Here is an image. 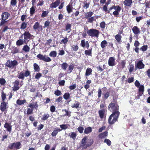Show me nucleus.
Segmentation results:
<instances>
[{
	"label": "nucleus",
	"mask_w": 150,
	"mask_h": 150,
	"mask_svg": "<svg viewBox=\"0 0 150 150\" xmlns=\"http://www.w3.org/2000/svg\"><path fill=\"white\" fill-rule=\"evenodd\" d=\"M109 110L112 113L110 115L108 119V123L112 125L117 121L120 112L118 111L119 106L117 104H110Z\"/></svg>",
	"instance_id": "f257e3e1"
},
{
	"label": "nucleus",
	"mask_w": 150,
	"mask_h": 150,
	"mask_svg": "<svg viewBox=\"0 0 150 150\" xmlns=\"http://www.w3.org/2000/svg\"><path fill=\"white\" fill-rule=\"evenodd\" d=\"M93 143L92 139H88L87 136L84 137L81 142V146L83 149H85L91 146Z\"/></svg>",
	"instance_id": "f03ea898"
},
{
	"label": "nucleus",
	"mask_w": 150,
	"mask_h": 150,
	"mask_svg": "<svg viewBox=\"0 0 150 150\" xmlns=\"http://www.w3.org/2000/svg\"><path fill=\"white\" fill-rule=\"evenodd\" d=\"M21 147V144L19 142L11 143L8 145V148L10 150H17Z\"/></svg>",
	"instance_id": "7ed1b4c3"
},
{
	"label": "nucleus",
	"mask_w": 150,
	"mask_h": 150,
	"mask_svg": "<svg viewBox=\"0 0 150 150\" xmlns=\"http://www.w3.org/2000/svg\"><path fill=\"white\" fill-rule=\"evenodd\" d=\"M87 33L88 35L91 37H95L98 38L99 35V31L95 29H91L88 30Z\"/></svg>",
	"instance_id": "20e7f679"
},
{
	"label": "nucleus",
	"mask_w": 150,
	"mask_h": 150,
	"mask_svg": "<svg viewBox=\"0 0 150 150\" xmlns=\"http://www.w3.org/2000/svg\"><path fill=\"white\" fill-rule=\"evenodd\" d=\"M18 62L16 60L13 61L8 60L6 63V67L12 69L14 68L18 65Z\"/></svg>",
	"instance_id": "39448f33"
},
{
	"label": "nucleus",
	"mask_w": 150,
	"mask_h": 150,
	"mask_svg": "<svg viewBox=\"0 0 150 150\" xmlns=\"http://www.w3.org/2000/svg\"><path fill=\"white\" fill-rule=\"evenodd\" d=\"M37 57L40 60H42L45 62H50L51 61L50 58L47 55H44L41 54H39L37 55Z\"/></svg>",
	"instance_id": "423d86ee"
},
{
	"label": "nucleus",
	"mask_w": 150,
	"mask_h": 150,
	"mask_svg": "<svg viewBox=\"0 0 150 150\" xmlns=\"http://www.w3.org/2000/svg\"><path fill=\"white\" fill-rule=\"evenodd\" d=\"M108 64L110 66H113L115 65V58L113 57H110L108 60Z\"/></svg>",
	"instance_id": "0eeeda50"
},
{
	"label": "nucleus",
	"mask_w": 150,
	"mask_h": 150,
	"mask_svg": "<svg viewBox=\"0 0 150 150\" xmlns=\"http://www.w3.org/2000/svg\"><path fill=\"white\" fill-rule=\"evenodd\" d=\"M4 127L6 129L7 131L9 133L11 132L12 126L10 123H9L6 122H5L4 125Z\"/></svg>",
	"instance_id": "6e6552de"
},
{
	"label": "nucleus",
	"mask_w": 150,
	"mask_h": 150,
	"mask_svg": "<svg viewBox=\"0 0 150 150\" xmlns=\"http://www.w3.org/2000/svg\"><path fill=\"white\" fill-rule=\"evenodd\" d=\"M60 3V0H56L55 2L52 3L50 4V8H55L58 6Z\"/></svg>",
	"instance_id": "1a4fd4ad"
},
{
	"label": "nucleus",
	"mask_w": 150,
	"mask_h": 150,
	"mask_svg": "<svg viewBox=\"0 0 150 150\" xmlns=\"http://www.w3.org/2000/svg\"><path fill=\"white\" fill-rule=\"evenodd\" d=\"M10 16L9 13L7 12H4L1 15L2 19L3 20H6Z\"/></svg>",
	"instance_id": "9d476101"
},
{
	"label": "nucleus",
	"mask_w": 150,
	"mask_h": 150,
	"mask_svg": "<svg viewBox=\"0 0 150 150\" xmlns=\"http://www.w3.org/2000/svg\"><path fill=\"white\" fill-rule=\"evenodd\" d=\"M14 86L12 87V89L14 91H16L19 89V87L18 86L19 82L18 81H16L13 83Z\"/></svg>",
	"instance_id": "9b49d317"
},
{
	"label": "nucleus",
	"mask_w": 150,
	"mask_h": 150,
	"mask_svg": "<svg viewBox=\"0 0 150 150\" xmlns=\"http://www.w3.org/2000/svg\"><path fill=\"white\" fill-rule=\"evenodd\" d=\"M20 49L19 47H12L11 53L13 54L20 52Z\"/></svg>",
	"instance_id": "f8f14e48"
},
{
	"label": "nucleus",
	"mask_w": 150,
	"mask_h": 150,
	"mask_svg": "<svg viewBox=\"0 0 150 150\" xmlns=\"http://www.w3.org/2000/svg\"><path fill=\"white\" fill-rule=\"evenodd\" d=\"M81 46L83 47H86L88 49L89 47V44L88 41L85 42L84 40H82L81 41Z\"/></svg>",
	"instance_id": "ddd939ff"
},
{
	"label": "nucleus",
	"mask_w": 150,
	"mask_h": 150,
	"mask_svg": "<svg viewBox=\"0 0 150 150\" xmlns=\"http://www.w3.org/2000/svg\"><path fill=\"white\" fill-rule=\"evenodd\" d=\"M61 129L59 128L56 127L51 133V135L52 137L55 136L58 134V132L61 131Z\"/></svg>",
	"instance_id": "4468645a"
},
{
	"label": "nucleus",
	"mask_w": 150,
	"mask_h": 150,
	"mask_svg": "<svg viewBox=\"0 0 150 150\" xmlns=\"http://www.w3.org/2000/svg\"><path fill=\"white\" fill-rule=\"evenodd\" d=\"M136 68V67L139 69H142L144 67V65L141 61H139L135 65Z\"/></svg>",
	"instance_id": "2eb2a0df"
},
{
	"label": "nucleus",
	"mask_w": 150,
	"mask_h": 150,
	"mask_svg": "<svg viewBox=\"0 0 150 150\" xmlns=\"http://www.w3.org/2000/svg\"><path fill=\"white\" fill-rule=\"evenodd\" d=\"M132 30L134 34L135 35H137L140 33L139 28L136 26H134Z\"/></svg>",
	"instance_id": "dca6fc26"
},
{
	"label": "nucleus",
	"mask_w": 150,
	"mask_h": 150,
	"mask_svg": "<svg viewBox=\"0 0 150 150\" xmlns=\"http://www.w3.org/2000/svg\"><path fill=\"white\" fill-rule=\"evenodd\" d=\"M68 136L70 137V138H72L74 140H75L77 136V134L75 132H71L69 133Z\"/></svg>",
	"instance_id": "f3484780"
},
{
	"label": "nucleus",
	"mask_w": 150,
	"mask_h": 150,
	"mask_svg": "<svg viewBox=\"0 0 150 150\" xmlns=\"http://www.w3.org/2000/svg\"><path fill=\"white\" fill-rule=\"evenodd\" d=\"M108 133L107 131L101 133L98 135L99 138L101 139L107 137L108 135Z\"/></svg>",
	"instance_id": "a211bd4d"
},
{
	"label": "nucleus",
	"mask_w": 150,
	"mask_h": 150,
	"mask_svg": "<svg viewBox=\"0 0 150 150\" xmlns=\"http://www.w3.org/2000/svg\"><path fill=\"white\" fill-rule=\"evenodd\" d=\"M92 128L91 127H88L85 128L84 129V133L86 134L90 133L92 132Z\"/></svg>",
	"instance_id": "6ab92c4d"
},
{
	"label": "nucleus",
	"mask_w": 150,
	"mask_h": 150,
	"mask_svg": "<svg viewBox=\"0 0 150 150\" xmlns=\"http://www.w3.org/2000/svg\"><path fill=\"white\" fill-rule=\"evenodd\" d=\"M24 36V38L25 39H30V38L31 35L28 32H25L23 34Z\"/></svg>",
	"instance_id": "aec40b11"
},
{
	"label": "nucleus",
	"mask_w": 150,
	"mask_h": 150,
	"mask_svg": "<svg viewBox=\"0 0 150 150\" xmlns=\"http://www.w3.org/2000/svg\"><path fill=\"white\" fill-rule=\"evenodd\" d=\"M132 3V0H125L124 1V4L127 6H130Z\"/></svg>",
	"instance_id": "412c9836"
},
{
	"label": "nucleus",
	"mask_w": 150,
	"mask_h": 150,
	"mask_svg": "<svg viewBox=\"0 0 150 150\" xmlns=\"http://www.w3.org/2000/svg\"><path fill=\"white\" fill-rule=\"evenodd\" d=\"M0 109L3 112L7 108L6 104H1Z\"/></svg>",
	"instance_id": "4be33fe9"
},
{
	"label": "nucleus",
	"mask_w": 150,
	"mask_h": 150,
	"mask_svg": "<svg viewBox=\"0 0 150 150\" xmlns=\"http://www.w3.org/2000/svg\"><path fill=\"white\" fill-rule=\"evenodd\" d=\"M92 72V70L89 68H88L86 70L85 75L86 76H88L91 75Z\"/></svg>",
	"instance_id": "5701e85b"
},
{
	"label": "nucleus",
	"mask_w": 150,
	"mask_h": 150,
	"mask_svg": "<svg viewBox=\"0 0 150 150\" xmlns=\"http://www.w3.org/2000/svg\"><path fill=\"white\" fill-rule=\"evenodd\" d=\"M72 6L71 5L69 4L67 6V10L68 13H70L72 11Z\"/></svg>",
	"instance_id": "b1692460"
},
{
	"label": "nucleus",
	"mask_w": 150,
	"mask_h": 150,
	"mask_svg": "<svg viewBox=\"0 0 150 150\" xmlns=\"http://www.w3.org/2000/svg\"><path fill=\"white\" fill-rule=\"evenodd\" d=\"M40 27V23L38 22H37L35 23L33 25V28L34 30H39L38 29Z\"/></svg>",
	"instance_id": "393cba45"
},
{
	"label": "nucleus",
	"mask_w": 150,
	"mask_h": 150,
	"mask_svg": "<svg viewBox=\"0 0 150 150\" xmlns=\"http://www.w3.org/2000/svg\"><path fill=\"white\" fill-rule=\"evenodd\" d=\"M57 52L56 51H52L49 54V56L51 57H55L57 56Z\"/></svg>",
	"instance_id": "a878e982"
},
{
	"label": "nucleus",
	"mask_w": 150,
	"mask_h": 150,
	"mask_svg": "<svg viewBox=\"0 0 150 150\" xmlns=\"http://www.w3.org/2000/svg\"><path fill=\"white\" fill-rule=\"evenodd\" d=\"M49 117V115L48 114H45L41 118L42 120H47Z\"/></svg>",
	"instance_id": "bb28decb"
},
{
	"label": "nucleus",
	"mask_w": 150,
	"mask_h": 150,
	"mask_svg": "<svg viewBox=\"0 0 150 150\" xmlns=\"http://www.w3.org/2000/svg\"><path fill=\"white\" fill-rule=\"evenodd\" d=\"M28 106L31 109H33V110L34 108H38V105L37 104H30Z\"/></svg>",
	"instance_id": "cd10ccee"
},
{
	"label": "nucleus",
	"mask_w": 150,
	"mask_h": 150,
	"mask_svg": "<svg viewBox=\"0 0 150 150\" xmlns=\"http://www.w3.org/2000/svg\"><path fill=\"white\" fill-rule=\"evenodd\" d=\"M34 68L35 71L38 72L40 70V68L36 63H34L33 64Z\"/></svg>",
	"instance_id": "c85d7f7f"
},
{
	"label": "nucleus",
	"mask_w": 150,
	"mask_h": 150,
	"mask_svg": "<svg viewBox=\"0 0 150 150\" xmlns=\"http://www.w3.org/2000/svg\"><path fill=\"white\" fill-rule=\"evenodd\" d=\"M107 42L106 41L104 40L102 41L100 44V46L101 47L104 48L105 47L107 44Z\"/></svg>",
	"instance_id": "c756f323"
},
{
	"label": "nucleus",
	"mask_w": 150,
	"mask_h": 150,
	"mask_svg": "<svg viewBox=\"0 0 150 150\" xmlns=\"http://www.w3.org/2000/svg\"><path fill=\"white\" fill-rule=\"evenodd\" d=\"M93 14V13L92 12H89L86 13V14L85 17L86 18H89L91 17Z\"/></svg>",
	"instance_id": "7c9ffc66"
},
{
	"label": "nucleus",
	"mask_w": 150,
	"mask_h": 150,
	"mask_svg": "<svg viewBox=\"0 0 150 150\" xmlns=\"http://www.w3.org/2000/svg\"><path fill=\"white\" fill-rule=\"evenodd\" d=\"M17 3V0H11L10 2V6L12 7H14L16 6Z\"/></svg>",
	"instance_id": "2f4dec72"
},
{
	"label": "nucleus",
	"mask_w": 150,
	"mask_h": 150,
	"mask_svg": "<svg viewBox=\"0 0 150 150\" xmlns=\"http://www.w3.org/2000/svg\"><path fill=\"white\" fill-rule=\"evenodd\" d=\"M64 111L66 113L64 115H63V116H68V117H69L71 116V112H69L66 109L63 110L62 111Z\"/></svg>",
	"instance_id": "473e14b6"
},
{
	"label": "nucleus",
	"mask_w": 150,
	"mask_h": 150,
	"mask_svg": "<svg viewBox=\"0 0 150 150\" xmlns=\"http://www.w3.org/2000/svg\"><path fill=\"white\" fill-rule=\"evenodd\" d=\"M23 42L24 41L23 40L19 39L16 41V44L18 46H20L22 45Z\"/></svg>",
	"instance_id": "72a5a7b5"
},
{
	"label": "nucleus",
	"mask_w": 150,
	"mask_h": 150,
	"mask_svg": "<svg viewBox=\"0 0 150 150\" xmlns=\"http://www.w3.org/2000/svg\"><path fill=\"white\" fill-rule=\"evenodd\" d=\"M115 39L117 42H120L121 40V36L119 34L116 35L115 36Z\"/></svg>",
	"instance_id": "f704fd0d"
},
{
	"label": "nucleus",
	"mask_w": 150,
	"mask_h": 150,
	"mask_svg": "<svg viewBox=\"0 0 150 150\" xmlns=\"http://www.w3.org/2000/svg\"><path fill=\"white\" fill-rule=\"evenodd\" d=\"M71 26L70 24H68L66 26V30L67 31V33H69L71 31Z\"/></svg>",
	"instance_id": "c9c22d12"
},
{
	"label": "nucleus",
	"mask_w": 150,
	"mask_h": 150,
	"mask_svg": "<svg viewBox=\"0 0 150 150\" xmlns=\"http://www.w3.org/2000/svg\"><path fill=\"white\" fill-rule=\"evenodd\" d=\"M30 49L29 47L27 45L24 46L23 48V50L26 52H28Z\"/></svg>",
	"instance_id": "e433bc0d"
},
{
	"label": "nucleus",
	"mask_w": 150,
	"mask_h": 150,
	"mask_svg": "<svg viewBox=\"0 0 150 150\" xmlns=\"http://www.w3.org/2000/svg\"><path fill=\"white\" fill-rule=\"evenodd\" d=\"M68 66V64L66 63H64L62 64V69L65 70Z\"/></svg>",
	"instance_id": "4c0bfd02"
},
{
	"label": "nucleus",
	"mask_w": 150,
	"mask_h": 150,
	"mask_svg": "<svg viewBox=\"0 0 150 150\" xmlns=\"http://www.w3.org/2000/svg\"><path fill=\"white\" fill-rule=\"evenodd\" d=\"M99 114L100 118H102L104 116V111L102 110H100L99 111Z\"/></svg>",
	"instance_id": "58836bf2"
},
{
	"label": "nucleus",
	"mask_w": 150,
	"mask_h": 150,
	"mask_svg": "<svg viewBox=\"0 0 150 150\" xmlns=\"http://www.w3.org/2000/svg\"><path fill=\"white\" fill-rule=\"evenodd\" d=\"M49 13L48 11H43L41 15L42 17H46Z\"/></svg>",
	"instance_id": "ea45409f"
},
{
	"label": "nucleus",
	"mask_w": 150,
	"mask_h": 150,
	"mask_svg": "<svg viewBox=\"0 0 150 150\" xmlns=\"http://www.w3.org/2000/svg\"><path fill=\"white\" fill-rule=\"evenodd\" d=\"M60 128L62 129H66L68 128V126L66 124H62L60 125Z\"/></svg>",
	"instance_id": "a19ab883"
},
{
	"label": "nucleus",
	"mask_w": 150,
	"mask_h": 150,
	"mask_svg": "<svg viewBox=\"0 0 150 150\" xmlns=\"http://www.w3.org/2000/svg\"><path fill=\"white\" fill-rule=\"evenodd\" d=\"M68 38L67 37H65L60 42L61 44H65L68 42Z\"/></svg>",
	"instance_id": "79ce46f5"
},
{
	"label": "nucleus",
	"mask_w": 150,
	"mask_h": 150,
	"mask_svg": "<svg viewBox=\"0 0 150 150\" xmlns=\"http://www.w3.org/2000/svg\"><path fill=\"white\" fill-rule=\"evenodd\" d=\"M70 97V94L69 93H64L63 96L64 98L66 100L69 99Z\"/></svg>",
	"instance_id": "37998d69"
},
{
	"label": "nucleus",
	"mask_w": 150,
	"mask_h": 150,
	"mask_svg": "<svg viewBox=\"0 0 150 150\" xmlns=\"http://www.w3.org/2000/svg\"><path fill=\"white\" fill-rule=\"evenodd\" d=\"M35 8L34 7V6H33L31 8H30V11L31 16L33 15V14L35 13Z\"/></svg>",
	"instance_id": "c03bdc74"
},
{
	"label": "nucleus",
	"mask_w": 150,
	"mask_h": 150,
	"mask_svg": "<svg viewBox=\"0 0 150 150\" xmlns=\"http://www.w3.org/2000/svg\"><path fill=\"white\" fill-rule=\"evenodd\" d=\"M27 24L25 22H23L21 25V28L24 29L26 28Z\"/></svg>",
	"instance_id": "a18cd8bd"
},
{
	"label": "nucleus",
	"mask_w": 150,
	"mask_h": 150,
	"mask_svg": "<svg viewBox=\"0 0 150 150\" xmlns=\"http://www.w3.org/2000/svg\"><path fill=\"white\" fill-rule=\"evenodd\" d=\"M72 48L73 49V51H76L78 49L79 47L78 46L76 45H73L72 47Z\"/></svg>",
	"instance_id": "49530a36"
},
{
	"label": "nucleus",
	"mask_w": 150,
	"mask_h": 150,
	"mask_svg": "<svg viewBox=\"0 0 150 150\" xmlns=\"http://www.w3.org/2000/svg\"><path fill=\"white\" fill-rule=\"evenodd\" d=\"M74 66L72 64L69 65L68 68V71L69 73H70L74 69Z\"/></svg>",
	"instance_id": "de8ad7c7"
},
{
	"label": "nucleus",
	"mask_w": 150,
	"mask_h": 150,
	"mask_svg": "<svg viewBox=\"0 0 150 150\" xmlns=\"http://www.w3.org/2000/svg\"><path fill=\"white\" fill-rule=\"evenodd\" d=\"M104 98L107 99L110 96V93L109 92H107L103 94Z\"/></svg>",
	"instance_id": "09e8293b"
},
{
	"label": "nucleus",
	"mask_w": 150,
	"mask_h": 150,
	"mask_svg": "<svg viewBox=\"0 0 150 150\" xmlns=\"http://www.w3.org/2000/svg\"><path fill=\"white\" fill-rule=\"evenodd\" d=\"M78 131L80 133H82L83 132L84 129L82 127L79 126L77 128Z\"/></svg>",
	"instance_id": "8fccbe9b"
},
{
	"label": "nucleus",
	"mask_w": 150,
	"mask_h": 150,
	"mask_svg": "<svg viewBox=\"0 0 150 150\" xmlns=\"http://www.w3.org/2000/svg\"><path fill=\"white\" fill-rule=\"evenodd\" d=\"M104 142H105L109 146H110L111 144V142L109 139H105L104 140Z\"/></svg>",
	"instance_id": "3c124183"
},
{
	"label": "nucleus",
	"mask_w": 150,
	"mask_h": 150,
	"mask_svg": "<svg viewBox=\"0 0 150 150\" xmlns=\"http://www.w3.org/2000/svg\"><path fill=\"white\" fill-rule=\"evenodd\" d=\"M144 86L142 85H140L139 87V92H142V93H143L144 91Z\"/></svg>",
	"instance_id": "603ef678"
},
{
	"label": "nucleus",
	"mask_w": 150,
	"mask_h": 150,
	"mask_svg": "<svg viewBox=\"0 0 150 150\" xmlns=\"http://www.w3.org/2000/svg\"><path fill=\"white\" fill-rule=\"evenodd\" d=\"M85 54L86 55H91V51L90 50H85Z\"/></svg>",
	"instance_id": "864d4df0"
},
{
	"label": "nucleus",
	"mask_w": 150,
	"mask_h": 150,
	"mask_svg": "<svg viewBox=\"0 0 150 150\" xmlns=\"http://www.w3.org/2000/svg\"><path fill=\"white\" fill-rule=\"evenodd\" d=\"M33 109L28 108L27 109V115H29L31 114L32 113L33 111Z\"/></svg>",
	"instance_id": "5fc2aeb1"
},
{
	"label": "nucleus",
	"mask_w": 150,
	"mask_h": 150,
	"mask_svg": "<svg viewBox=\"0 0 150 150\" xmlns=\"http://www.w3.org/2000/svg\"><path fill=\"white\" fill-rule=\"evenodd\" d=\"M24 75L23 73L21 72L18 76V78L20 79H24Z\"/></svg>",
	"instance_id": "6e6d98bb"
},
{
	"label": "nucleus",
	"mask_w": 150,
	"mask_h": 150,
	"mask_svg": "<svg viewBox=\"0 0 150 150\" xmlns=\"http://www.w3.org/2000/svg\"><path fill=\"white\" fill-rule=\"evenodd\" d=\"M54 94L57 96H59L61 95V92L58 90L55 91L54 92Z\"/></svg>",
	"instance_id": "4d7b16f0"
},
{
	"label": "nucleus",
	"mask_w": 150,
	"mask_h": 150,
	"mask_svg": "<svg viewBox=\"0 0 150 150\" xmlns=\"http://www.w3.org/2000/svg\"><path fill=\"white\" fill-rule=\"evenodd\" d=\"M90 4L89 2H87V1L85 2L84 3V6H83L84 8H88L89 7V6Z\"/></svg>",
	"instance_id": "13d9d810"
},
{
	"label": "nucleus",
	"mask_w": 150,
	"mask_h": 150,
	"mask_svg": "<svg viewBox=\"0 0 150 150\" xmlns=\"http://www.w3.org/2000/svg\"><path fill=\"white\" fill-rule=\"evenodd\" d=\"M134 66L133 64H131L129 65V71L130 73L132 72L134 70Z\"/></svg>",
	"instance_id": "bf43d9fd"
},
{
	"label": "nucleus",
	"mask_w": 150,
	"mask_h": 150,
	"mask_svg": "<svg viewBox=\"0 0 150 150\" xmlns=\"http://www.w3.org/2000/svg\"><path fill=\"white\" fill-rule=\"evenodd\" d=\"M98 97L99 98L101 97L102 94V91L101 89L99 88L98 91Z\"/></svg>",
	"instance_id": "052dcab7"
},
{
	"label": "nucleus",
	"mask_w": 150,
	"mask_h": 150,
	"mask_svg": "<svg viewBox=\"0 0 150 150\" xmlns=\"http://www.w3.org/2000/svg\"><path fill=\"white\" fill-rule=\"evenodd\" d=\"M50 24V22L48 21H46L44 23V28L47 27Z\"/></svg>",
	"instance_id": "680f3d73"
},
{
	"label": "nucleus",
	"mask_w": 150,
	"mask_h": 150,
	"mask_svg": "<svg viewBox=\"0 0 150 150\" xmlns=\"http://www.w3.org/2000/svg\"><path fill=\"white\" fill-rule=\"evenodd\" d=\"M6 83V81L5 79L3 78L0 79V83L1 85H4Z\"/></svg>",
	"instance_id": "e2e57ef3"
},
{
	"label": "nucleus",
	"mask_w": 150,
	"mask_h": 150,
	"mask_svg": "<svg viewBox=\"0 0 150 150\" xmlns=\"http://www.w3.org/2000/svg\"><path fill=\"white\" fill-rule=\"evenodd\" d=\"M76 84H74L73 85H72L69 87V89L71 90H73L76 87Z\"/></svg>",
	"instance_id": "0e129e2a"
},
{
	"label": "nucleus",
	"mask_w": 150,
	"mask_h": 150,
	"mask_svg": "<svg viewBox=\"0 0 150 150\" xmlns=\"http://www.w3.org/2000/svg\"><path fill=\"white\" fill-rule=\"evenodd\" d=\"M134 81V78L133 77L129 78L127 79V82L128 83L132 82Z\"/></svg>",
	"instance_id": "69168bd1"
},
{
	"label": "nucleus",
	"mask_w": 150,
	"mask_h": 150,
	"mask_svg": "<svg viewBox=\"0 0 150 150\" xmlns=\"http://www.w3.org/2000/svg\"><path fill=\"white\" fill-rule=\"evenodd\" d=\"M105 23L104 22H101L100 24V27L102 28H105Z\"/></svg>",
	"instance_id": "338daca9"
},
{
	"label": "nucleus",
	"mask_w": 150,
	"mask_h": 150,
	"mask_svg": "<svg viewBox=\"0 0 150 150\" xmlns=\"http://www.w3.org/2000/svg\"><path fill=\"white\" fill-rule=\"evenodd\" d=\"M94 20V17H92L88 18V22L89 23H92Z\"/></svg>",
	"instance_id": "774afa93"
}]
</instances>
